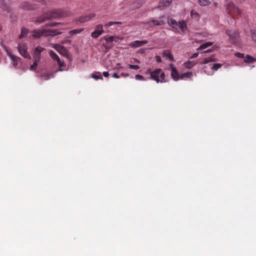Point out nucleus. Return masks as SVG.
<instances>
[{
	"label": "nucleus",
	"mask_w": 256,
	"mask_h": 256,
	"mask_svg": "<svg viewBox=\"0 0 256 256\" xmlns=\"http://www.w3.org/2000/svg\"><path fill=\"white\" fill-rule=\"evenodd\" d=\"M70 12L66 10H54L40 16L36 20V24H40L46 20L68 16Z\"/></svg>",
	"instance_id": "1"
},
{
	"label": "nucleus",
	"mask_w": 256,
	"mask_h": 256,
	"mask_svg": "<svg viewBox=\"0 0 256 256\" xmlns=\"http://www.w3.org/2000/svg\"><path fill=\"white\" fill-rule=\"evenodd\" d=\"M146 74L150 75V76L148 78V79L154 80L157 83L166 82L165 74L162 71V68H156L152 71L150 69H148L146 72Z\"/></svg>",
	"instance_id": "2"
},
{
	"label": "nucleus",
	"mask_w": 256,
	"mask_h": 256,
	"mask_svg": "<svg viewBox=\"0 0 256 256\" xmlns=\"http://www.w3.org/2000/svg\"><path fill=\"white\" fill-rule=\"evenodd\" d=\"M226 12L232 18H238L241 16L242 11L232 2H227L225 4Z\"/></svg>",
	"instance_id": "3"
},
{
	"label": "nucleus",
	"mask_w": 256,
	"mask_h": 256,
	"mask_svg": "<svg viewBox=\"0 0 256 256\" xmlns=\"http://www.w3.org/2000/svg\"><path fill=\"white\" fill-rule=\"evenodd\" d=\"M168 22L170 26L177 30L180 34L184 32L187 28L186 24L183 20L177 22L174 19L168 18Z\"/></svg>",
	"instance_id": "4"
},
{
	"label": "nucleus",
	"mask_w": 256,
	"mask_h": 256,
	"mask_svg": "<svg viewBox=\"0 0 256 256\" xmlns=\"http://www.w3.org/2000/svg\"><path fill=\"white\" fill-rule=\"evenodd\" d=\"M60 34H62V32L57 30H46L42 28L41 30H34L32 36L34 38H40L42 36H54Z\"/></svg>",
	"instance_id": "5"
},
{
	"label": "nucleus",
	"mask_w": 256,
	"mask_h": 256,
	"mask_svg": "<svg viewBox=\"0 0 256 256\" xmlns=\"http://www.w3.org/2000/svg\"><path fill=\"white\" fill-rule=\"evenodd\" d=\"M226 34L229 37V42L233 44H239L240 42V33L236 30H227Z\"/></svg>",
	"instance_id": "6"
},
{
	"label": "nucleus",
	"mask_w": 256,
	"mask_h": 256,
	"mask_svg": "<svg viewBox=\"0 0 256 256\" xmlns=\"http://www.w3.org/2000/svg\"><path fill=\"white\" fill-rule=\"evenodd\" d=\"M44 49L40 46H38L36 48L34 52V63L30 66V70H34L38 65V62H40L41 58V52L44 51Z\"/></svg>",
	"instance_id": "7"
},
{
	"label": "nucleus",
	"mask_w": 256,
	"mask_h": 256,
	"mask_svg": "<svg viewBox=\"0 0 256 256\" xmlns=\"http://www.w3.org/2000/svg\"><path fill=\"white\" fill-rule=\"evenodd\" d=\"M17 49L20 54L25 58H30V56L27 52V46L25 44H20L18 47H17Z\"/></svg>",
	"instance_id": "8"
},
{
	"label": "nucleus",
	"mask_w": 256,
	"mask_h": 256,
	"mask_svg": "<svg viewBox=\"0 0 256 256\" xmlns=\"http://www.w3.org/2000/svg\"><path fill=\"white\" fill-rule=\"evenodd\" d=\"M104 32L102 24H98L96 26L95 30L92 33L91 36L94 38H98Z\"/></svg>",
	"instance_id": "9"
},
{
	"label": "nucleus",
	"mask_w": 256,
	"mask_h": 256,
	"mask_svg": "<svg viewBox=\"0 0 256 256\" xmlns=\"http://www.w3.org/2000/svg\"><path fill=\"white\" fill-rule=\"evenodd\" d=\"M94 14H90L88 15L82 16L75 20L76 22H88L95 17Z\"/></svg>",
	"instance_id": "10"
},
{
	"label": "nucleus",
	"mask_w": 256,
	"mask_h": 256,
	"mask_svg": "<svg viewBox=\"0 0 256 256\" xmlns=\"http://www.w3.org/2000/svg\"><path fill=\"white\" fill-rule=\"evenodd\" d=\"M2 48L6 52L7 56L9 57L11 61L12 64L14 66H15L16 64V56L14 54H12L10 50L6 46H3Z\"/></svg>",
	"instance_id": "11"
},
{
	"label": "nucleus",
	"mask_w": 256,
	"mask_h": 256,
	"mask_svg": "<svg viewBox=\"0 0 256 256\" xmlns=\"http://www.w3.org/2000/svg\"><path fill=\"white\" fill-rule=\"evenodd\" d=\"M148 41L146 40H136L134 42H132L129 44V46L132 48H138L144 44H147Z\"/></svg>",
	"instance_id": "12"
},
{
	"label": "nucleus",
	"mask_w": 256,
	"mask_h": 256,
	"mask_svg": "<svg viewBox=\"0 0 256 256\" xmlns=\"http://www.w3.org/2000/svg\"><path fill=\"white\" fill-rule=\"evenodd\" d=\"M162 56L164 57L168 58L172 62L175 61L173 55L172 54L170 50H164L163 52Z\"/></svg>",
	"instance_id": "13"
},
{
	"label": "nucleus",
	"mask_w": 256,
	"mask_h": 256,
	"mask_svg": "<svg viewBox=\"0 0 256 256\" xmlns=\"http://www.w3.org/2000/svg\"><path fill=\"white\" fill-rule=\"evenodd\" d=\"M172 0H160L158 7L162 8L163 7L168 6L172 2Z\"/></svg>",
	"instance_id": "14"
},
{
	"label": "nucleus",
	"mask_w": 256,
	"mask_h": 256,
	"mask_svg": "<svg viewBox=\"0 0 256 256\" xmlns=\"http://www.w3.org/2000/svg\"><path fill=\"white\" fill-rule=\"evenodd\" d=\"M28 30L26 28H22L21 29L20 34L18 36V38L22 39L26 38L28 34Z\"/></svg>",
	"instance_id": "15"
},
{
	"label": "nucleus",
	"mask_w": 256,
	"mask_h": 256,
	"mask_svg": "<svg viewBox=\"0 0 256 256\" xmlns=\"http://www.w3.org/2000/svg\"><path fill=\"white\" fill-rule=\"evenodd\" d=\"M171 76L174 80H178L180 78V75L176 68H173L171 70Z\"/></svg>",
	"instance_id": "16"
},
{
	"label": "nucleus",
	"mask_w": 256,
	"mask_h": 256,
	"mask_svg": "<svg viewBox=\"0 0 256 256\" xmlns=\"http://www.w3.org/2000/svg\"><path fill=\"white\" fill-rule=\"evenodd\" d=\"M217 60L216 58H215L214 55H212L211 56L206 58L202 62V64H206L210 62H216Z\"/></svg>",
	"instance_id": "17"
},
{
	"label": "nucleus",
	"mask_w": 256,
	"mask_h": 256,
	"mask_svg": "<svg viewBox=\"0 0 256 256\" xmlns=\"http://www.w3.org/2000/svg\"><path fill=\"white\" fill-rule=\"evenodd\" d=\"M21 8L26 10H30L34 9V6L28 2H26L22 4Z\"/></svg>",
	"instance_id": "18"
},
{
	"label": "nucleus",
	"mask_w": 256,
	"mask_h": 256,
	"mask_svg": "<svg viewBox=\"0 0 256 256\" xmlns=\"http://www.w3.org/2000/svg\"><path fill=\"white\" fill-rule=\"evenodd\" d=\"M50 56L53 60H56L57 62H60V58L58 55L52 50L50 51Z\"/></svg>",
	"instance_id": "19"
},
{
	"label": "nucleus",
	"mask_w": 256,
	"mask_h": 256,
	"mask_svg": "<svg viewBox=\"0 0 256 256\" xmlns=\"http://www.w3.org/2000/svg\"><path fill=\"white\" fill-rule=\"evenodd\" d=\"M196 63L194 61L188 60L184 64V66L188 69L191 68L196 65Z\"/></svg>",
	"instance_id": "20"
},
{
	"label": "nucleus",
	"mask_w": 256,
	"mask_h": 256,
	"mask_svg": "<svg viewBox=\"0 0 256 256\" xmlns=\"http://www.w3.org/2000/svg\"><path fill=\"white\" fill-rule=\"evenodd\" d=\"M213 44V42H205L203 44H202L200 47L198 48V50H204L205 49Z\"/></svg>",
	"instance_id": "21"
},
{
	"label": "nucleus",
	"mask_w": 256,
	"mask_h": 256,
	"mask_svg": "<svg viewBox=\"0 0 256 256\" xmlns=\"http://www.w3.org/2000/svg\"><path fill=\"white\" fill-rule=\"evenodd\" d=\"M104 40L106 41V42H112L113 41L117 42L119 38L118 37L110 36L108 37V36L104 37Z\"/></svg>",
	"instance_id": "22"
},
{
	"label": "nucleus",
	"mask_w": 256,
	"mask_h": 256,
	"mask_svg": "<svg viewBox=\"0 0 256 256\" xmlns=\"http://www.w3.org/2000/svg\"><path fill=\"white\" fill-rule=\"evenodd\" d=\"M244 61L247 63H252L256 61V59L252 56L247 54L246 56Z\"/></svg>",
	"instance_id": "23"
},
{
	"label": "nucleus",
	"mask_w": 256,
	"mask_h": 256,
	"mask_svg": "<svg viewBox=\"0 0 256 256\" xmlns=\"http://www.w3.org/2000/svg\"><path fill=\"white\" fill-rule=\"evenodd\" d=\"M83 30H84V28L75 29V30H70L68 33L70 36H74L77 34H79V33L81 32Z\"/></svg>",
	"instance_id": "24"
},
{
	"label": "nucleus",
	"mask_w": 256,
	"mask_h": 256,
	"mask_svg": "<svg viewBox=\"0 0 256 256\" xmlns=\"http://www.w3.org/2000/svg\"><path fill=\"white\" fill-rule=\"evenodd\" d=\"M192 75V72H187L181 74V75L180 76V79H183L184 78H190Z\"/></svg>",
	"instance_id": "25"
},
{
	"label": "nucleus",
	"mask_w": 256,
	"mask_h": 256,
	"mask_svg": "<svg viewBox=\"0 0 256 256\" xmlns=\"http://www.w3.org/2000/svg\"><path fill=\"white\" fill-rule=\"evenodd\" d=\"M198 3L200 6H206L210 4L209 0H198Z\"/></svg>",
	"instance_id": "26"
},
{
	"label": "nucleus",
	"mask_w": 256,
	"mask_h": 256,
	"mask_svg": "<svg viewBox=\"0 0 256 256\" xmlns=\"http://www.w3.org/2000/svg\"><path fill=\"white\" fill-rule=\"evenodd\" d=\"M122 22H110L106 24L104 26L106 28H108L109 26H112L114 24H122Z\"/></svg>",
	"instance_id": "27"
},
{
	"label": "nucleus",
	"mask_w": 256,
	"mask_h": 256,
	"mask_svg": "<svg viewBox=\"0 0 256 256\" xmlns=\"http://www.w3.org/2000/svg\"><path fill=\"white\" fill-rule=\"evenodd\" d=\"M151 22L154 26H162L164 24L162 20H152Z\"/></svg>",
	"instance_id": "28"
},
{
	"label": "nucleus",
	"mask_w": 256,
	"mask_h": 256,
	"mask_svg": "<svg viewBox=\"0 0 256 256\" xmlns=\"http://www.w3.org/2000/svg\"><path fill=\"white\" fill-rule=\"evenodd\" d=\"M92 78L95 79L96 80H102L103 78L101 76L100 72H98V74H92Z\"/></svg>",
	"instance_id": "29"
},
{
	"label": "nucleus",
	"mask_w": 256,
	"mask_h": 256,
	"mask_svg": "<svg viewBox=\"0 0 256 256\" xmlns=\"http://www.w3.org/2000/svg\"><path fill=\"white\" fill-rule=\"evenodd\" d=\"M250 35L252 40L256 42V30H251Z\"/></svg>",
	"instance_id": "30"
},
{
	"label": "nucleus",
	"mask_w": 256,
	"mask_h": 256,
	"mask_svg": "<svg viewBox=\"0 0 256 256\" xmlns=\"http://www.w3.org/2000/svg\"><path fill=\"white\" fill-rule=\"evenodd\" d=\"M4 2H5V0H2L0 2V8H2L3 10L8 11V8H7L6 6H4Z\"/></svg>",
	"instance_id": "31"
},
{
	"label": "nucleus",
	"mask_w": 256,
	"mask_h": 256,
	"mask_svg": "<svg viewBox=\"0 0 256 256\" xmlns=\"http://www.w3.org/2000/svg\"><path fill=\"white\" fill-rule=\"evenodd\" d=\"M222 66V64H213L212 68L214 70H218L219 68H220Z\"/></svg>",
	"instance_id": "32"
},
{
	"label": "nucleus",
	"mask_w": 256,
	"mask_h": 256,
	"mask_svg": "<svg viewBox=\"0 0 256 256\" xmlns=\"http://www.w3.org/2000/svg\"><path fill=\"white\" fill-rule=\"evenodd\" d=\"M58 64L59 65L58 71H63L64 70L62 68V67L65 66V64L64 62H61L60 60V62H57Z\"/></svg>",
	"instance_id": "33"
},
{
	"label": "nucleus",
	"mask_w": 256,
	"mask_h": 256,
	"mask_svg": "<svg viewBox=\"0 0 256 256\" xmlns=\"http://www.w3.org/2000/svg\"><path fill=\"white\" fill-rule=\"evenodd\" d=\"M128 66L129 68H130L131 69H134L135 70H138L140 68V67L138 65H133V64H128Z\"/></svg>",
	"instance_id": "34"
},
{
	"label": "nucleus",
	"mask_w": 256,
	"mask_h": 256,
	"mask_svg": "<svg viewBox=\"0 0 256 256\" xmlns=\"http://www.w3.org/2000/svg\"><path fill=\"white\" fill-rule=\"evenodd\" d=\"M34 1L40 2L42 4H46L48 2H50L51 0H34Z\"/></svg>",
	"instance_id": "35"
},
{
	"label": "nucleus",
	"mask_w": 256,
	"mask_h": 256,
	"mask_svg": "<svg viewBox=\"0 0 256 256\" xmlns=\"http://www.w3.org/2000/svg\"><path fill=\"white\" fill-rule=\"evenodd\" d=\"M135 78L136 80H145V78H144V77L140 74H136V75L135 76Z\"/></svg>",
	"instance_id": "36"
},
{
	"label": "nucleus",
	"mask_w": 256,
	"mask_h": 256,
	"mask_svg": "<svg viewBox=\"0 0 256 256\" xmlns=\"http://www.w3.org/2000/svg\"><path fill=\"white\" fill-rule=\"evenodd\" d=\"M53 48L56 50H58V52H59V50L60 49H61L62 48V46H61L60 45L58 44H56L54 46Z\"/></svg>",
	"instance_id": "37"
},
{
	"label": "nucleus",
	"mask_w": 256,
	"mask_h": 256,
	"mask_svg": "<svg viewBox=\"0 0 256 256\" xmlns=\"http://www.w3.org/2000/svg\"><path fill=\"white\" fill-rule=\"evenodd\" d=\"M190 14L193 18H194L195 16L198 17V12L194 10L191 11Z\"/></svg>",
	"instance_id": "38"
},
{
	"label": "nucleus",
	"mask_w": 256,
	"mask_h": 256,
	"mask_svg": "<svg viewBox=\"0 0 256 256\" xmlns=\"http://www.w3.org/2000/svg\"><path fill=\"white\" fill-rule=\"evenodd\" d=\"M236 56L240 58H244V54L240 52H236Z\"/></svg>",
	"instance_id": "39"
},
{
	"label": "nucleus",
	"mask_w": 256,
	"mask_h": 256,
	"mask_svg": "<svg viewBox=\"0 0 256 256\" xmlns=\"http://www.w3.org/2000/svg\"><path fill=\"white\" fill-rule=\"evenodd\" d=\"M60 23H56V22H52L50 24H48L46 25V26H56L57 24H60Z\"/></svg>",
	"instance_id": "40"
},
{
	"label": "nucleus",
	"mask_w": 256,
	"mask_h": 256,
	"mask_svg": "<svg viewBox=\"0 0 256 256\" xmlns=\"http://www.w3.org/2000/svg\"><path fill=\"white\" fill-rule=\"evenodd\" d=\"M156 61L160 63V62H162V58H161V57L159 56H156Z\"/></svg>",
	"instance_id": "41"
},
{
	"label": "nucleus",
	"mask_w": 256,
	"mask_h": 256,
	"mask_svg": "<svg viewBox=\"0 0 256 256\" xmlns=\"http://www.w3.org/2000/svg\"><path fill=\"white\" fill-rule=\"evenodd\" d=\"M120 76L122 77H128L129 76V74L128 73H124V72H122L120 74Z\"/></svg>",
	"instance_id": "42"
},
{
	"label": "nucleus",
	"mask_w": 256,
	"mask_h": 256,
	"mask_svg": "<svg viewBox=\"0 0 256 256\" xmlns=\"http://www.w3.org/2000/svg\"><path fill=\"white\" fill-rule=\"evenodd\" d=\"M112 76L113 78H120V76L118 75L116 73H114Z\"/></svg>",
	"instance_id": "43"
},
{
	"label": "nucleus",
	"mask_w": 256,
	"mask_h": 256,
	"mask_svg": "<svg viewBox=\"0 0 256 256\" xmlns=\"http://www.w3.org/2000/svg\"><path fill=\"white\" fill-rule=\"evenodd\" d=\"M198 55V53H194L192 56L190 57V58H196Z\"/></svg>",
	"instance_id": "44"
},
{
	"label": "nucleus",
	"mask_w": 256,
	"mask_h": 256,
	"mask_svg": "<svg viewBox=\"0 0 256 256\" xmlns=\"http://www.w3.org/2000/svg\"><path fill=\"white\" fill-rule=\"evenodd\" d=\"M102 74H103V76L106 78L108 77L109 76V73L108 72H103Z\"/></svg>",
	"instance_id": "45"
},
{
	"label": "nucleus",
	"mask_w": 256,
	"mask_h": 256,
	"mask_svg": "<svg viewBox=\"0 0 256 256\" xmlns=\"http://www.w3.org/2000/svg\"><path fill=\"white\" fill-rule=\"evenodd\" d=\"M169 66H170V68L171 70H173V68H176L174 66V64H169Z\"/></svg>",
	"instance_id": "46"
},
{
	"label": "nucleus",
	"mask_w": 256,
	"mask_h": 256,
	"mask_svg": "<svg viewBox=\"0 0 256 256\" xmlns=\"http://www.w3.org/2000/svg\"><path fill=\"white\" fill-rule=\"evenodd\" d=\"M212 52V49H208V50L204 52V53H208V52Z\"/></svg>",
	"instance_id": "47"
},
{
	"label": "nucleus",
	"mask_w": 256,
	"mask_h": 256,
	"mask_svg": "<svg viewBox=\"0 0 256 256\" xmlns=\"http://www.w3.org/2000/svg\"><path fill=\"white\" fill-rule=\"evenodd\" d=\"M218 4V2H214V6H217Z\"/></svg>",
	"instance_id": "48"
},
{
	"label": "nucleus",
	"mask_w": 256,
	"mask_h": 256,
	"mask_svg": "<svg viewBox=\"0 0 256 256\" xmlns=\"http://www.w3.org/2000/svg\"><path fill=\"white\" fill-rule=\"evenodd\" d=\"M122 68H123L122 66H120V68H118V70L122 69Z\"/></svg>",
	"instance_id": "49"
},
{
	"label": "nucleus",
	"mask_w": 256,
	"mask_h": 256,
	"mask_svg": "<svg viewBox=\"0 0 256 256\" xmlns=\"http://www.w3.org/2000/svg\"><path fill=\"white\" fill-rule=\"evenodd\" d=\"M140 5H141V4H140L138 6H137V8H138L140 7Z\"/></svg>",
	"instance_id": "50"
},
{
	"label": "nucleus",
	"mask_w": 256,
	"mask_h": 256,
	"mask_svg": "<svg viewBox=\"0 0 256 256\" xmlns=\"http://www.w3.org/2000/svg\"><path fill=\"white\" fill-rule=\"evenodd\" d=\"M136 62H139V61H138V60H136Z\"/></svg>",
	"instance_id": "51"
},
{
	"label": "nucleus",
	"mask_w": 256,
	"mask_h": 256,
	"mask_svg": "<svg viewBox=\"0 0 256 256\" xmlns=\"http://www.w3.org/2000/svg\"><path fill=\"white\" fill-rule=\"evenodd\" d=\"M16 59H17V60H18V59H20V58H18V57L16 58Z\"/></svg>",
	"instance_id": "52"
}]
</instances>
